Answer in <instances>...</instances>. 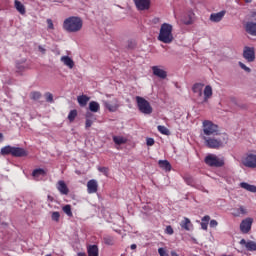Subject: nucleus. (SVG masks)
<instances>
[{
	"instance_id": "f257e3e1",
	"label": "nucleus",
	"mask_w": 256,
	"mask_h": 256,
	"mask_svg": "<svg viewBox=\"0 0 256 256\" xmlns=\"http://www.w3.org/2000/svg\"><path fill=\"white\" fill-rule=\"evenodd\" d=\"M202 139L208 149H221V147H224L227 141H229V136H227L226 133H220L218 135L207 136Z\"/></svg>"
},
{
	"instance_id": "f03ea898",
	"label": "nucleus",
	"mask_w": 256,
	"mask_h": 256,
	"mask_svg": "<svg viewBox=\"0 0 256 256\" xmlns=\"http://www.w3.org/2000/svg\"><path fill=\"white\" fill-rule=\"evenodd\" d=\"M63 29L67 33H79L83 29V19L78 16H70L64 20Z\"/></svg>"
},
{
	"instance_id": "7ed1b4c3",
	"label": "nucleus",
	"mask_w": 256,
	"mask_h": 256,
	"mask_svg": "<svg viewBox=\"0 0 256 256\" xmlns=\"http://www.w3.org/2000/svg\"><path fill=\"white\" fill-rule=\"evenodd\" d=\"M174 40L175 37L173 36V25L169 23H163L160 26L158 41H160L161 43H165L166 45H169L173 43Z\"/></svg>"
},
{
	"instance_id": "20e7f679",
	"label": "nucleus",
	"mask_w": 256,
	"mask_h": 256,
	"mask_svg": "<svg viewBox=\"0 0 256 256\" xmlns=\"http://www.w3.org/2000/svg\"><path fill=\"white\" fill-rule=\"evenodd\" d=\"M219 126L210 120H204L202 123V132L200 134L201 139L206 137H212L213 135H219Z\"/></svg>"
},
{
	"instance_id": "39448f33",
	"label": "nucleus",
	"mask_w": 256,
	"mask_h": 256,
	"mask_svg": "<svg viewBox=\"0 0 256 256\" xmlns=\"http://www.w3.org/2000/svg\"><path fill=\"white\" fill-rule=\"evenodd\" d=\"M0 155H11L12 157H27L29 153L25 148L7 145L1 148Z\"/></svg>"
},
{
	"instance_id": "423d86ee",
	"label": "nucleus",
	"mask_w": 256,
	"mask_h": 256,
	"mask_svg": "<svg viewBox=\"0 0 256 256\" xmlns=\"http://www.w3.org/2000/svg\"><path fill=\"white\" fill-rule=\"evenodd\" d=\"M136 105L139 112L143 115H151V113H153V107L151 106V103H149L147 99L141 96H136Z\"/></svg>"
},
{
	"instance_id": "0eeeda50",
	"label": "nucleus",
	"mask_w": 256,
	"mask_h": 256,
	"mask_svg": "<svg viewBox=\"0 0 256 256\" xmlns=\"http://www.w3.org/2000/svg\"><path fill=\"white\" fill-rule=\"evenodd\" d=\"M204 163L208 165V167H223V165H225V160L214 154H208L204 159Z\"/></svg>"
},
{
	"instance_id": "6e6552de",
	"label": "nucleus",
	"mask_w": 256,
	"mask_h": 256,
	"mask_svg": "<svg viewBox=\"0 0 256 256\" xmlns=\"http://www.w3.org/2000/svg\"><path fill=\"white\" fill-rule=\"evenodd\" d=\"M242 165L248 169H256V155L255 154H246L242 158Z\"/></svg>"
},
{
	"instance_id": "1a4fd4ad",
	"label": "nucleus",
	"mask_w": 256,
	"mask_h": 256,
	"mask_svg": "<svg viewBox=\"0 0 256 256\" xmlns=\"http://www.w3.org/2000/svg\"><path fill=\"white\" fill-rule=\"evenodd\" d=\"M251 227H253V218L248 217L240 223V231L243 234L249 233L251 231Z\"/></svg>"
},
{
	"instance_id": "9d476101",
	"label": "nucleus",
	"mask_w": 256,
	"mask_h": 256,
	"mask_svg": "<svg viewBox=\"0 0 256 256\" xmlns=\"http://www.w3.org/2000/svg\"><path fill=\"white\" fill-rule=\"evenodd\" d=\"M243 57L248 61V63H253L255 61V48L245 46L243 51Z\"/></svg>"
},
{
	"instance_id": "9b49d317",
	"label": "nucleus",
	"mask_w": 256,
	"mask_h": 256,
	"mask_svg": "<svg viewBox=\"0 0 256 256\" xmlns=\"http://www.w3.org/2000/svg\"><path fill=\"white\" fill-rule=\"evenodd\" d=\"M104 107L108 109L110 113H115L118 111L120 105H119V100L114 98L111 102L110 101H103Z\"/></svg>"
},
{
	"instance_id": "f8f14e48",
	"label": "nucleus",
	"mask_w": 256,
	"mask_h": 256,
	"mask_svg": "<svg viewBox=\"0 0 256 256\" xmlns=\"http://www.w3.org/2000/svg\"><path fill=\"white\" fill-rule=\"evenodd\" d=\"M138 11H147L151 8V0H134Z\"/></svg>"
},
{
	"instance_id": "ddd939ff",
	"label": "nucleus",
	"mask_w": 256,
	"mask_h": 256,
	"mask_svg": "<svg viewBox=\"0 0 256 256\" xmlns=\"http://www.w3.org/2000/svg\"><path fill=\"white\" fill-rule=\"evenodd\" d=\"M56 189L61 195H69V187H67V184L63 180L57 182Z\"/></svg>"
},
{
	"instance_id": "4468645a",
	"label": "nucleus",
	"mask_w": 256,
	"mask_h": 256,
	"mask_svg": "<svg viewBox=\"0 0 256 256\" xmlns=\"http://www.w3.org/2000/svg\"><path fill=\"white\" fill-rule=\"evenodd\" d=\"M153 75L159 79H167V71L161 69L159 66L152 67Z\"/></svg>"
},
{
	"instance_id": "2eb2a0df",
	"label": "nucleus",
	"mask_w": 256,
	"mask_h": 256,
	"mask_svg": "<svg viewBox=\"0 0 256 256\" xmlns=\"http://www.w3.org/2000/svg\"><path fill=\"white\" fill-rule=\"evenodd\" d=\"M99 189V184H97V180L92 179L87 182V191L89 194L97 193Z\"/></svg>"
},
{
	"instance_id": "dca6fc26",
	"label": "nucleus",
	"mask_w": 256,
	"mask_h": 256,
	"mask_svg": "<svg viewBox=\"0 0 256 256\" xmlns=\"http://www.w3.org/2000/svg\"><path fill=\"white\" fill-rule=\"evenodd\" d=\"M205 87V84L203 83H195L192 86V91L197 95V97H203V88Z\"/></svg>"
},
{
	"instance_id": "f3484780",
	"label": "nucleus",
	"mask_w": 256,
	"mask_h": 256,
	"mask_svg": "<svg viewBox=\"0 0 256 256\" xmlns=\"http://www.w3.org/2000/svg\"><path fill=\"white\" fill-rule=\"evenodd\" d=\"M240 245H244L247 251H256V242L253 240L246 242L245 239H241Z\"/></svg>"
},
{
	"instance_id": "a211bd4d",
	"label": "nucleus",
	"mask_w": 256,
	"mask_h": 256,
	"mask_svg": "<svg viewBox=\"0 0 256 256\" xmlns=\"http://www.w3.org/2000/svg\"><path fill=\"white\" fill-rule=\"evenodd\" d=\"M245 29L249 35H253L254 37H256V23L255 22H247L245 25Z\"/></svg>"
},
{
	"instance_id": "6ab92c4d",
	"label": "nucleus",
	"mask_w": 256,
	"mask_h": 256,
	"mask_svg": "<svg viewBox=\"0 0 256 256\" xmlns=\"http://www.w3.org/2000/svg\"><path fill=\"white\" fill-rule=\"evenodd\" d=\"M180 227L185 231H191L193 223H191V220L189 218L184 217V219L180 222Z\"/></svg>"
},
{
	"instance_id": "aec40b11",
	"label": "nucleus",
	"mask_w": 256,
	"mask_h": 256,
	"mask_svg": "<svg viewBox=\"0 0 256 256\" xmlns=\"http://www.w3.org/2000/svg\"><path fill=\"white\" fill-rule=\"evenodd\" d=\"M225 17V11H220L218 13H213L210 15V21H213L214 23H219Z\"/></svg>"
},
{
	"instance_id": "412c9836",
	"label": "nucleus",
	"mask_w": 256,
	"mask_h": 256,
	"mask_svg": "<svg viewBox=\"0 0 256 256\" xmlns=\"http://www.w3.org/2000/svg\"><path fill=\"white\" fill-rule=\"evenodd\" d=\"M60 61H62V63H64V65L69 69H73L75 67V62L69 56H62Z\"/></svg>"
},
{
	"instance_id": "4be33fe9",
	"label": "nucleus",
	"mask_w": 256,
	"mask_h": 256,
	"mask_svg": "<svg viewBox=\"0 0 256 256\" xmlns=\"http://www.w3.org/2000/svg\"><path fill=\"white\" fill-rule=\"evenodd\" d=\"M232 215H234V217H241L242 215H247V208H245V206H239L238 208H234Z\"/></svg>"
},
{
	"instance_id": "5701e85b",
	"label": "nucleus",
	"mask_w": 256,
	"mask_h": 256,
	"mask_svg": "<svg viewBox=\"0 0 256 256\" xmlns=\"http://www.w3.org/2000/svg\"><path fill=\"white\" fill-rule=\"evenodd\" d=\"M14 7L16 11L20 13V15H25V13H27V10L25 9V5H23V3H21V1L19 0L14 1Z\"/></svg>"
},
{
	"instance_id": "b1692460",
	"label": "nucleus",
	"mask_w": 256,
	"mask_h": 256,
	"mask_svg": "<svg viewBox=\"0 0 256 256\" xmlns=\"http://www.w3.org/2000/svg\"><path fill=\"white\" fill-rule=\"evenodd\" d=\"M211 97H213V88L207 85L204 88V103H207Z\"/></svg>"
},
{
	"instance_id": "393cba45",
	"label": "nucleus",
	"mask_w": 256,
	"mask_h": 256,
	"mask_svg": "<svg viewBox=\"0 0 256 256\" xmlns=\"http://www.w3.org/2000/svg\"><path fill=\"white\" fill-rule=\"evenodd\" d=\"M240 187L242 189H245L246 191H250V193H256V186L255 185H251L247 182H242V183H240Z\"/></svg>"
},
{
	"instance_id": "a878e982",
	"label": "nucleus",
	"mask_w": 256,
	"mask_h": 256,
	"mask_svg": "<svg viewBox=\"0 0 256 256\" xmlns=\"http://www.w3.org/2000/svg\"><path fill=\"white\" fill-rule=\"evenodd\" d=\"M158 165L160 169H163L164 171H171V163L167 160H159Z\"/></svg>"
},
{
	"instance_id": "bb28decb",
	"label": "nucleus",
	"mask_w": 256,
	"mask_h": 256,
	"mask_svg": "<svg viewBox=\"0 0 256 256\" xmlns=\"http://www.w3.org/2000/svg\"><path fill=\"white\" fill-rule=\"evenodd\" d=\"M89 97L87 95H81L77 97V101L80 105V107H85L87 103H89Z\"/></svg>"
},
{
	"instance_id": "cd10ccee",
	"label": "nucleus",
	"mask_w": 256,
	"mask_h": 256,
	"mask_svg": "<svg viewBox=\"0 0 256 256\" xmlns=\"http://www.w3.org/2000/svg\"><path fill=\"white\" fill-rule=\"evenodd\" d=\"M88 256H99V248L97 245H91L87 249Z\"/></svg>"
},
{
	"instance_id": "c85d7f7f",
	"label": "nucleus",
	"mask_w": 256,
	"mask_h": 256,
	"mask_svg": "<svg viewBox=\"0 0 256 256\" xmlns=\"http://www.w3.org/2000/svg\"><path fill=\"white\" fill-rule=\"evenodd\" d=\"M89 109L92 113H97L101 109V106L96 101H91L89 103Z\"/></svg>"
},
{
	"instance_id": "c756f323",
	"label": "nucleus",
	"mask_w": 256,
	"mask_h": 256,
	"mask_svg": "<svg viewBox=\"0 0 256 256\" xmlns=\"http://www.w3.org/2000/svg\"><path fill=\"white\" fill-rule=\"evenodd\" d=\"M45 175H47V172L43 168L34 169L32 172V176L34 177H45Z\"/></svg>"
},
{
	"instance_id": "7c9ffc66",
	"label": "nucleus",
	"mask_w": 256,
	"mask_h": 256,
	"mask_svg": "<svg viewBox=\"0 0 256 256\" xmlns=\"http://www.w3.org/2000/svg\"><path fill=\"white\" fill-rule=\"evenodd\" d=\"M113 141L116 145H125L127 143V139L121 136H113Z\"/></svg>"
},
{
	"instance_id": "2f4dec72",
	"label": "nucleus",
	"mask_w": 256,
	"mask_h": 256,
	"mask_svg": "<svg viewBox=\"0 0 256 256\" xmlns=\"http://www.w3.org/2000/svg\"><path fill=\"white\" fill-rule=\"evenodd\" d=\"M193 13H189L186 17L183 18L184 25H191L193 23Z\"/></svg>"
},
{
	"instance_id": "473e14b6",
	"label": "nucleus",
	"mask_w": 256,
	"mask_h": 256,
	"mask_svg": "<svg viewBox=\"0 0 256 256\" xmlns=\"http://www.w3.org/2000/svg\"><path fill=\"white\" fill-rule=\"evenodd\" d=\"M41 97H42V94L39 91H33L30 93V99H32V101H39Z\"/></svg>"
},
{
	"instance_id": "72a5a7b5",
	"label": "nucleus",
	"mask_w": 256,
	"mask_h": 256,
	"mask_svg": "<svg viewBox=\"0 0 256 256\" xmlns=\"http://www.w3.org/2000/svg\"><path fill=\"white\" fill-rule=\"evenodd\" d=\"M90 117H93V114L91 112H88L86 114V122H85V128L89 129L91 125H93V120L89 119Z\"/></svg>"
},
{
	"instance_id": "f704fd0d",
	"label": "nucleus",
	"mask_w": 256,
	"mask_h": 256,
	"mask_svg": "<svg viewBox=\"0 0 256 256\" xmlns=\"http://www.w3.org/2000/svg\"><path fill=\"white\" fill-rule=\"evenodd\" d=\"M157 129L159 133H161L162 135H171V131H169L168 128L165 126L159 125L157 126Z\"/></svg>"
},
{
	"instance_id": "c9c22d12",
	"label": "nucleus",
	"mask_w": 256,
	"mask_h": 256,
	"mask_svg": "<svg viewBox=\"0 0 256 256\" xmlns=\"http://www.w3.org/2000/svg\"><path fill=\"white\" fill-rule=\"evenodd\" d=\"M77 118V110H71L68 114V120L70 121V123H73V121H75V119Z\"/></svg>"
},
{
	"instance_id": "e433bc0d",
	"label": "nucleus",
	"mask_w": 256,
	"mask_h": 256,
	"mask_svg": "<svg viewBox=\"0 0 256 256\" xmlns=\"http://www.w3.org/2000/svg\"><path fill=\"white\" fill-rule=\"evenodd\" d=\"M62 211H64V213H66L68 217H73V211H71V205L67 204L63 206Z\"/></svg>"
},
{
	"instance_id": "4c0bfd02",
	"label": "nucleus",
	"mask_w": 256,
	"mask_h": 256,
	"mask_svg": "<svg viewBox=\"0 0 256 256\" xmlns=\"http://www.w3.org/2000/svg\"><path fill=\"white\" fill-rule=\"evenodd\" d=\"M103 239H104V243L106 245H114V243H115L113 236H105Z\"/></svg>"
},
{
	"instance_id": "58836bf2",
	"label": "nucleus",
	"mask_w": 256,
	"mask_h": 256,
	"mask_svg": "<svg viewBox=\"0 0 256 256\" xmlns=\"http://www.w3.org/2000/svg\"><path fill=\"white\" fill-rule=\"evenodd\" d=\"M184 181L191 187H193L195 185V180H193V177H191V176H184Z\"/></svg>"
},
{
	"instance_id": "ea45409f",
	"label": "nucleus",
	"mask_w": 256,
	"mask_h": 256,
	"mask_svg": "<svg viewBox=\"0 0 256 256\" xmlns=\"http://www.w3.org/2000/svg\"><path fill=\"white\" fill-rule=\"evenodd\" d=\"M44 97H45L47 103H53V94H51L50 92H46L44 94Z\"/></svg>"
},
{
	"instance_id": "a19ab883",
	"label": "nucleus",
	"mask_w": 256,
	"mask_h": 256,
	"mask_svg": "<svg viewBox=\"0 0 256 256\" xmlns=\"http://www.w3.org/2000/svg\"><path fill=\"white\" fill-rule=\"evenodd\" d=\"M51 217H52V221L59 222L61 214L59 212H53Z\"/></svg>"
},
{
	"instance_id": "79ce46f5",
	"label": "nucleus",
	"mask_w": 256,
	"mask_h": 256,
	"mask_svg": "<svg viewBox=\"0 0 256 256\" xmlns=\"http://www.w3.org/2000/svg\"><path fill=\"white\" fill-rule=\"evenodd\" d=\"M98 171L100 173H103L106 177H107V175H109V168H107V167H99Z\"/></svg>"
},
{
	"instance_id": "37998d69",
	"label": "nucleus",
	"mask_w": 256,
	"mask_h": 256,
	"mask_svg": "<svg viewBox=\"0 0 256 256\" xmlns=\"http://www.w3.org/2000/svg\"><path fill=\"white\" fill-rule=\"evenodd\" d=\"M239 67L246 71V73H251V68L247 67L243 62H239Z\"/></svg>"
},
{
	"instance_id": "c03bdc74",
	"label": "nucleus",
	"mask_w": 256,
	"mask_h": 256,
	"mask_svg": "<svg viewBox=\"0 0 256 256\" xmlns=\"http://www.w3.org/2000/svg\"><path fill=\"white\" fill-rule=\"evenodd\" d=\"M165 233H166V235H173V233H175V231L173 230V227L171 225H168L165 229Z\"/></svg>"
},
{
	"instance_id": "a18cd8bd",
	"label": "nucleus",
	"mask_w": 256,
	"mask_h": 256,
	"mask_svg": "<svg viewBox=\"0 0 256 256\" xmlns=\"http://www.w3.org/2000/svg\"><path fill=\"white\" fill-rule=\"evenodd\" d=\"M146 145H148V147H153V145H155V139L147 138Z\"/></svg>"
},
{
	"instance_id": "49530a36",
	"label": "nucleus",
	"mask_w": 256,
	"mask_h": 256,
	"mask_svg": "<svg viewBox=\"0 0 256 256\" xmlns=\"http://www.w3.org/2000/svg\"><path fill=\"white\" fill-rule=\"evenodd\" d=\"M158 253L160 256H169V254L167 253V251L164 250V248H159Z\"/></svg>"
},
{
	"instance_id": "de8ad7c7",
	"label": "nucleus",
	"mask_w": 256,
	"mask_h": 256,
	"mask_svg": "<svg viewBox=\"0 0 256 256\" xmlns=\"http://www.w3.org/2000/svg\"><path fill=\"white\" fill-rule=\"evenodd\" d=\"M47 25L48 29H55V26L53 25V20L47 19Z\"/></svg>"
},
{
	"instance_id": "09e8293b",
	"label": "nucleus",
	"mask_w": 256,
	"mask_h": 256,
	"mask_svg": "<svg viewBox=\"0 0 256 256\" xmlns=\"http://www.w3.org/2000/svg\"><path fill=\"white\" fill-rule=\"evenodd\" d=\"M211 221V217L209 215H206L202 218V223H209Z\"/></svg>"
},
{
	"instance_id": "8fccbe9b",
	"label": "nucleus",
	"mask_w": 256,
	"mask_h": 256,
	"mask_svg": "<svg viewBox=\"0 0 256 256\" xmlns=\"http://www.w3.org/2000/svg\"><path fill=\"white\" fill-rule=\"evenodd\" d=\"M38 51H40V53H42V55H45V53H47V50L41 45L38 46Z\"/></svg>"
},
{
	"instance_id": "3c124183",
	"label": "nucleus",
	"mask_w": 256,
	"mask_h": 256,
	"mask_svg": "<svg viewBox=\"0 0 256 256\" xmlns=\"http://www.w3.org/2000/svg\"><path fill=\"white\" fill-rule=\"evenodd\" d=\"M219 225V223L217 222V220H211L210 221V227L215 228Z\"/></svg>"
},
{
	"instance_id": "603ef678",
	"label": "nucleus",
	"mask_w": 256,
	"mask_h": 256,
	"mask_svg": "<svg viewBox=\"0 0 256 256\" xmlns=\"http://www.w3.org/2000/svg\"><path fill=\"white\" fill-rule=\"evenodd\" d=\"M208 225H209V223H207V222H201V229H203L204 231H207Z\"/></svg>"
},
{
	"instance_id": "864d4df0",
	"label": "nucleus",
	"mask_w": 256,
	"mask_h": 256,
	"mask_svg": "<svg viewBox=\"0 0 256 256\" xmlns=\"http://www.w3.org/2000/svg\"><path fill=\"white\" fill-rule=\"evenodd\" d=\"M250 19H255L256 20V10H252L250 12Z\"/></svg>"
},
{
	"instance_id": "5fc2aeb1",
	"label": "nucleus",
	"mask_w": 256,
	"mask_h": 256,
	"mask_svg": "<svg viewBox=\"0 0 256 256\" xmlns=\"http://www.w3.org/2000/svg\"><path fill=\"white\" fill-rule=\"evenodd\" d=\"M76 256H87V253H85V252H78Z\"/></svg>"
},
{
	"instance_id": "6e6d98bb",
	"label": "nucleus",
	"mask_w": 256,
	"mask_h": 256,
	"mask_svg": "<svg viewBox=\"0 0 256 256\" xmlns=\"http://www.w3.org/2000/svg\"><path fill=\"white\" fill-rule=\"evenodd\" d=\"M130 249H132V250L137 249V244H132V245L130 246Z\"/></svg>"
},
{
	"instance_id": "4d7b16f0",
	"label": "nucleus",
	"mask_w": 256,
	"mask_h": 256,
	"mask_svg": "<svg viewBox=\"0 0 256 256\" xmlns=\"http://www.w3.org/2000/svg\"><path fill=\"white\" fill-rule=\"evenodd\" d=\"M171 256H179V254H177V252H175V251H172Z\"/></svg>"
},
{
	"instance_id": "13d9d810",
	"label": "nucleus",
	"mask_w": 256,
	"mask_h": 256,
	"mask_svg": "<svg viewBox=\"0 0 256 256\" xmlns=\"http://www.w3.org/2000/svg\"><path fill=\"white\" fill-rule=\"evenodd\" d=\"M245 1V3H252L253 2V0H244Z\"/></svg>"
},
{
	"instance_id": "bf43d9fd",
	"label": "nucleus",
	"mask_w": 256,
	"mask_h": 256,
	"mask_svg": "<svg viewBox=\"0 0 256 256\" xmlns=\"http://www.w3.org/2000/svg\"><path fill=\"white\" fill-rule=\"evenodd\" d=\"M0 141H3V133H0Z\"/></svg>"
},
{
	"instance_id": "052dcab7",
	"label": "nucleus",
	"mask_w": 256,
	"mask_h": 256,
	"mask_svg": "<svg viewBox=\"0 0 256 256\" xmlns=\"http://www.w3.org/2000/svg\"><path fill=\"white\" fill-rule=\"evenodd\" d=\"M48 199H50V201H53V197L51 196H48Z\"/></svg>"
},
{
	"instance_id": "680f3d73",
	"label": "nucleus",
	"mask_w": 256,
	"mask_h": 256,
	"mask_svg": "<svg viewBox=\"0 0 256 256\" xmlns=\"http://www.w3.org/2000/svg\"><path fill=\"white\" fill-rule=\"evenodd\" d=\"M222 256H233V255H227V254H224V255H222Z\"/></svg>"
},
{
	"instance_id": "e2e57ef3",
	"label": "nucleus",
	"mask_w": 256,
	"mask_h": 256,
	"mask_svg": "<svg viewBox=\"0 0 256 256\" xmlns=\"http://www.w3.org/2000/svg\"><path fill=\"white\" fill-rule=\"evenodd\" d=\"M46 256H51V254H48V255H46Z\"/></svg>"
}]
</instances>
